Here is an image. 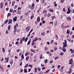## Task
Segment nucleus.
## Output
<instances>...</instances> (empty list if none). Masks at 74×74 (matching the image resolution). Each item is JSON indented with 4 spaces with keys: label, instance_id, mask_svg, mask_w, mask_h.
Listing matches in <instances>:
<instances>
[{
    "label": "nucleus",
    "instance_id": "obj_1",
    "mask_svg": "<svg viewBox=\"0 0 74 74\" xmlns=\"http://www.w3.org/2000/svg\"><path fill=\"white\" fill-rule=\"evenodd\" d=\"M18 24L17 23L16 25H15L14 26V33H15V32H16V31L19 32V30L18 29H16V27H18Z\"/></svg>",
    "mask_w": 74,
    "mask_h": 74
},
{
    "label": "nucleus",
    "instance_id": "obj_2",
    "mask_svg": "<svg viewBox=\"0 0 74 74\" xmlns=\"http://www.w3.org/2000/svg\"><path fill=\"white\" fill-rule=\"evenodd\" d=\"M12 23V20L10 19L9 20L8 24H11Z\"/></svg>",
    "mask_w": 74,
    "mask_h": 74
},
{
    "label": "nucleus",
    "instance_id": "obj_3",
    "mask_svg": "<svg viewBox=\"0 0 74 74\" xmlns=\"http://www.w3.org/2000/svg\"><path fill=\"white\" fill-rule=\"evenodd\" d=\"M73 63V59H71L69 60V64H71Z\"/></svg>",
    "mask_w": 74,
    "mask_h": 74
},
{
    "label": "nucleus",
    "instance_id": "obj_4",
    "mask_svg": "<svg viewBox=\"0 0 74 74\" xmlns=\"http://www.w3.org/2000/svg\"><path fill=\"white\" fill-rule=\"evenodd\" d=\"M17 18V17L16 16H15L14 18H13V22H15L17 20L16 19Z\"/></svg>",
    "mask_w": 74,
    "mask_h": 74
},
{
    "label": "nucleus",
    "instance_id": "obj_5",
    "mask_svg": "<svg viewBox=\"0 0 74 74\" xmlns=\"http://www.w3.org/2000/svg\"><path fill=\"white\" fill-rule=\"evenodd\" d=\"M30 29V28L29 27H26V30H27V31L28 32L29 31V30Z\"/></svg>",
    "mask_w": 74,
    "mask_h": 74
},
{
    "label": "nucleus",
    "instance_id": "obj_6",
    "mask_svg": "<svg viewBox=\"0 0 74 74\" xmlns=\"http://www.w3.org/2000/svg\"><path fill=\"white\" fill-rule=\"evenodd\" d=\"M63 47H64V48H66V47H67V44L65 43V42H64L63 43Z\"/></svg>",
    "mask_w": 74,
    "mask_h": 74
},
{
    "label": "nucleus",
    "instance_id": "obj_7",
    "mask_svg": "<svg viewBox=\"0 0 74 74\" xmlns=\"http://www.w3.org/2000/svg\"><path fill=\"white\" fill-rule=\"evenodd\" d=\"M62 51H63L64 52H65L66 51V48H64V47H62Z\"/></svg>",
    "mask_w": 74,
    "mask_h": 74
},
{
    "label": "nucleus",
    "instance_id": "obj_8",
    "mask_svg": "<svg viewBox=\"0 0 74 74\" xmlns=\"http://www.w3.org/2000/svg\"><path fill=\"white\" fill-rule=\"evenodd\" d=\"M38 40V38L36 37L35 38L34 40L32 41V42H35V41H37V40Z\"/></svg>",
    "mask_w": 74,
    "mask_h": 74
},
{
    "label": "nucleus",
    "instance_id": "obj_9",
    "mask_svg": "<svg viewBox=\"0 0 74 74\" xmlns=\"http://www.w3.org/2000/svg\"><path fill=\"white\" fill-rule=\"evenodd\" d=\"M66 18L67 19V20H68V21H69L71 20V18L70 17H67Z\"/></svg>",
    "mask_w": 74,
    "mask_h": 74
},
{
    "label": "nucleus",
    "instance_id": "obj_10",
    "mask_svg": "<svg viewBox=\"0 0 74 74\" xmlns=\"http://www.w3.org/2000/svg\"><path fill=\"white\" fill-rule=\"evenodd\" d=\"M5 60L6 61H7L6 63H8V60H9V59L8 58H5Z\"/></svg>",
    "mask_w": 74,
    "mask_h": 74
},
{
    "label": "nucleus",
    "instance_id": "obj_11",
    "mask_svg": "<svg viewBox=\"0 0 74 74\" xmlns=\"http://www.w3.org/2000/svg\"><path fill=\"white\" fill-rule=\"evenodd\" d=\"M10 64L12 65L13 64V60L12 59L10 60Z\"/></svg>",
    "mask_w": 74,
    "mask_h": 74
},
{
    "label": "nucleus",
    "instance_id": "obj_12",
    "mask_svg": "<svg viewBox=\"0 0 74 74\" xmlns=\"http://www.w3.org/2000/svg\"><path fill=\"white\" fill-rule=\"evenodd\" d=\"M37 22H40V17H38L37 18Z\"/></svg>",
    "mask_w": 74,
    "mask_h": 74
},
{
    "label": "nucleus",
    "instance_id": "obj_13",
    "mask_svg": "<svg viewBox=\"0 0 74 74\" xmlns=\"http://www.w3.org/2000/svg\"><path fill=\"white\" fill-rule=\"evenodd\" d=\"M30 51L32 52H33V53H36V51H35L33 49H31Z\"/></svg>",
    "mask_w": 74,
    "mask_h": 74
},
{
    "label": "nucleus",
    "instance_id": "obj_14",
    "mask_svg": "<svg viewBox=\"0 0 74 74\" xmlns=\"http://www.w3.org/2000/svg\"><path fill=\"white\" fill-rule=\"evenodd\" d=\"M56 18V17H55V16H52L51 17V18L52 19V21H53V19H54V18Z\"/></svg>",
    "mask_w": 74,
    "mask_h": 74
},
{
    "label": "nucleus",
    "instance_id": "obj_15",
    "mask_svg": "<svg viewBox=\"0 0 74 74\" xmlns=\"http://www.w3.org/2000/svg\"><path fill=\"white\" fill-rule=\"evenodd\" d=\"M70 51L71 52V53H74V51L72 49H70Z\"/></svg>",
    "mask_w": 74,
    "mask_h": 74
},
{
    "label": "nucleus",
    "instance_id": "obj_16",
    "mask_svg": "<svg viewBox=\"0 0 74 74\" xmlns=\"http://www.w3.org/2000/svg\"><path fill=\"white\" fill-rule=\"evenodd\" d=\"M66 33L69 34L70 33V30L69 29H68L66 31Z\"/></svg>",
    "mask_w": 74,
    "mask_h": 74
},
{
    "label": "nucleus",
    "instance_id": "obj_17",
    "mask_svg": "<svg viewBox=\"0 0 74 74\" xmlns=\"http://www.w3.org/2000/svg\"><path fill=\"white\" fill-rule=\"evenodd\" d=\"M69 70V72L68 73L69 74H70V73H71V69L70 68Z\"/></svg>",
    "mask_w": 74,
    "mask_h": 74
},
{
    "label": "nucleus",
    "instance_id": "obj_18",
    "mask_svg": "<svg viewBox=\"0 0 74 74\" xmlns=\"http://www.w3.org/2000/svg\"><path fill=\"white\" fill-rule=\"evenodd\" d=\"M23 15L21 16L20 18V19L21 20H22L23 19Z\"/></svg>",
    "mask_w": 74,
    "mask_h": 74
},
{
    "label": "nucleus",
    "instance_id": "obj_19",
    "mask_svg": "<svg viewBox=\"0 0 74 74\" xmlns=\"http://www.w3.org/2000/svg\"><path fill=\"white\" fill-rule=\"evenodd\" d=\"M63 54H64V53L63 52H61L60 53V56H62V55H63Z\"/></svg>",
    "mask_w": 74,
    "mask_h": 74
},
{
    "label": "nucleus",
    "instance_id": "obj_20",
    "mask_svg": "<svg viewBox=\"0 0 74 74\" xmlns=\"http://www.w3.org/2000/svg\"><path fill=\"white\" fill-rule=\"evenodd\" d=\"M32 32H31V31H30V32L29 33V34L27 36V37H29V36H30V33H32Z\"/></svg>",
    "mask_w": 74,
    "mask_h": 74
},
{
    "label": "nucleus",
    "instance_id": "obj_21",
    "mask_svg": "<svg viewBox=\"0 0 74 74\" xmlns=\"http://www.w3.org/2000/svg\"><path fill=\"white\" fill-rule=\"evenodd\" d=\"M21 58L22 59H24V56L23 55V54L21 56Z\"/></svg>",
    "mask_w": 74,
    "mask_h": 74
},
{
    "label": "nucleus",
    "instance_id": "obj_22",
    "mask_svg": "<svg viewBox=\"0 0 74 74\" xmlns=\"http://www.w3.org/2000/svg\"><path fill=\"white\" fill-rule=\"evenodd\" d=\"M8 20H5L4 22V24H6V23H7L8 22Z\"/></svg>",
    "mask_w": 74,
    "mask_h": 74
},
{
    "label": "nucleus",
    "instance_id": "obj_23",
    "mask_svg": "<svg viewBox=\"0 0 74 74\" xmlns=\"http://www.w3.org/2000/svg\"><path fill=\"white\" fill-rule=\"evenodd\" d=\"M51 14L49 13L48 15L47 16V17H50V16H51Z\"/></svg>",
    "mask_w": 74,
    "mask_h": 74
},
{
    "label": "nucleus",
    "instance_id": "obj_24",
    "mask_svg": "<svg viewBox=\"0 0 74 74\" xmlns=\"http://www.w3.org/2000/svg\"><path fill=\"white\" fill-rule=\"evenodd\" d=\"M0 5H1V8H3V3H1Z\"/></svg>",
    "mask_w": 74,
    "mask_h": 74
},
{
    "label": "nucleus",
    "instance_id": "obj_25",
    "mask_svg": "<svg viewBox=\"0 0 74 74\" xmlns=\"http://www.w3.org/2000/svg\"><path fill=\"white\" fill-rule=\"evenodd\" d=\"M47 49H48V48L46 46L45 47V51H47Z\"/></svg>",
    "mask_w": 74,
    "mask_h": 74
},
{
    "label": "nucleus",
    "instance_id": "obj_26",
    "mask_svg": "<svg viewBox=\"0 0 74 74\" xmlns=\"http://www.w3.org/2000/svg\"><path fill=\"white\" fill-rule=\"evenodd\" d=\"M2 51H3V53H4V52H5V49H4V48H2Z\"/></svg>",
    "mask_w": 74,
    "mask_h": 74
},
{
    "label": "nucleus",
    "instance_id": "obj_27",
    "mask_svg": "<svg viewBox=\"0 0 74 74\" xmlns=\"http://www.w3.org/2000/svg\"><path fill=\"white\" fill-rule=\"evenodd\" d=\"M34 17V15H32V16L30 17V18L31 20H32V19Z\"/></svg>",
    "mask_w": 74,
    "mask_h": 74
},
{
    "label": "nucleus",
    "instance_id": "obj_28",
    "mask_svg": "<svg viewBox=\"0 0 74 74\" xmlns=\"http://www.w3.org/2000/svg\"><path fill=\"white\" fill-rule=\"evenodd\" d=\"M41 35H42V36H45V33H44V32H42L41 34Z\"/></svg>",
    "mask_w": 74,
    "mask_h": 74
},
{
    "label": "nucleus",
    "instance_id": "obj_29",
    "mask_svg": "<svg viewBox=\"0 0 74 74\" xmlns=\"http://www.w3.org/2000/svg\"><path fill=\"white\" fill-rule=\"evenodd\" d=\"M14 4H15V1H13L12 2V6H14Z\"/></svg>",
    "mask_w": 74,
    "mask_h": 74
},
{
    "label": "nucleus",
    "instance_id": "obj_30",
    "mask_svg": "<svg viewBox=\"0 0 74 74\" xmlns=\"http://www.w3.org/2000/svg\"><path fill=\"white\" fill-rule=\"evenodd\" d=\"M24 72H25V73H27V69H25L24 70Z\"/></svg>",
    "mask_w": 74,
    "mask_h": 74
},
{
    "label": "nucleus",
    "instance_id": "obj_31",
    "mask_svg": "<svg viewBox=\"0 0 74 74\" xmlns=\"http://www.w3.org/2000/svg\"><path fill=\"white\" fill-rule=\"evenodd\" d=\"M71 12V11H68L67 12V14H69L70 13V12Z\"/></svg>",
    "mask_w": 74,
    "mask_h": 74
},
{
    "label": "nucleus",
    "instance_id": "obj_32",
    "mask_svg": "<svg viewBox=\"0 0 74 74\" xmlns=\"http://www.w3.org/2000/svg\"><path fill=\"white\" fill-rule=\"evenodd\" d=\"M30 44V40L28 42L27 45H29Z\"/></svg>",
    "mask_w": 74,
    "mask_h": 74
},
{
    "label": "nucleus",
    "instance_id": "obj_33",
    "mask_svg": "<svg viewBox=\"0 0 74 74\" xmlns=\"http://www.w3.org/2000/svg\"><path fill=\"white\" fill-rule=\"evenodd\" d=\"M34 7H33V6H31V10H34Z\"/></svg>",
    "mask_w": 74,
    "mask_h": 74
},
{
    "label": "nucleus",
    "instance_id": "obj_34",
    "mask_svg": "<svg viewBox=\"0 0 74 74\" xmlns=\"http://www.w3.org/2000/svg\"><path fill=\"white\" fill-rule=\"evenodd\" d=\"M21 39L23 41H24L25 39V37H23V38H21Z\"/></svg>",
    "mask_w": 74,
    "mask_h": 74
},
{
    "label": "nucleus",
    "instance_id": "obj_35",
    "mask_svg": "<svg viewBox=\"0 0 74 74\" xmlns=\"http://www.w3.org/2000/svg\"><path fill=\"white\" fill-rule=\"evenodd\" d=\"M37 69L38 71H40V67H37Z\"/></svg>",
    "mask_w": 74,
    "mask_h": 74
},
{
    "label": "nucleus",
    "instance_id": "obj_36",
    "mask_svg": "<svg viewBox=\"0 0 74 74\" xmlns=\"http://www.w3.org/2000/svg\"><path fill=\"white\" fill-rule=\"evenodd\" d=\"M37 70V69L36 68H35V73H36Z\"/></svg>",
    "mask_w": 74,
    "mask_h": 74
},
{
    "label": "nucleus",
    "instance_id": "obj_37",
    "mask_svg": "<svg viewBox=\"0 0 74 74\" xmlns=\"http://www.w3.org/2000/svg\"><path fill=\"white\" fill-rule=\"evenodd\" d=\"M11 16V14H10V13H9L7 15V17H8V16Z\"/></svg>",
    "mask_w": 74,
    "mask_h": 74
},
{
    "label": "nucleus",
    "instance_id": "obj_38",
    "mask_svg": "<svg viewBox=\"0 0 74 74\" xmlns=\"http://www.w3.org/2000/svg\"><path fill=\"white\" fill-rule=\"evenodd\" d=\"M48 60H44L45 63H47V61Z\"/></svg>",
    "mask_w": 74,
    "mask_h": 74
},
{
    "label": "nucleus",
    "instance_id": "obj_39",
    "mask_svg": "<svg viewBox=\"0 0 74 74\" xmlns=\"http://www.w3.org/2000/svg\"><path fill=\"white\" fill-rule=\"evenodd\" d=\"M45 12H47V11L46 10H44L43 12V13H44Z\"/></svg>",
    "mask_w": 74,
    "mask_h": 74
},
{
    "label": "nucleus",
    "instance_id": "obj_40",
    "mask_svg": "<svg viewBox=\"0 0 74 74\" xmlns=\"http://www.w3.org/2000/svg\"><path fill=\"white\" fill-rule=\"evenodd\" d=\"M59 58V57L57 56L56 57H55L54 58L55 60H56V59H58Z\"/></svg>",
    "mask_w": 74,
    "mask_h": 74
},
{
    "label": "nucleus",
    "instance_id": "obj_41",
    "mask_svg": "<svg viewBox=\"0 0 74 74\" xmlns=\"http://www.w3.org/2000/svg\"><path fill=\"white\" fill-rule=\"evenodd\" d=\"M69 6V8H68V11H71L70 9V7Z\"/></svg>",
    "mask_w": 74,
    "mask_h": 74
},
{
    "label": "nucleus",
    "instance_id": "obj_42",
    "mask_svg": "<svg viewBox=\"0 0 74 74\" xmlns=\"http://www.w3.org/2000/svg\"><path fill=\"white\" fill-rule=\"evenodd\" d=\"M50 70L49 69L47 71H46V73H48V72H49V71Z\"/></svg>",
    "mask_w": 74,
    "mask_h": 74
},
{
    "label": "nucleus",
    "instance_id": "obj_43",
    "mask_svg": "<svg viewBox=\"0 0 74 74\" xmlns=\"http://www.w3.org/2000/svg\"><path fill=\"white\" fill-rule=\"evenodd\" d=\"M49 11H50L51 12H53V10L52 9H50V10Z\"/></svg>",
    "mask_w": 74,
    "mask_h": 74
},
{
    "label": "nucleus",
    "instance_id": "obj_44",
    "mask_svg": "<svg viewBox=\"0 0 74 74\" xmlns=\"http://www.w3.org/2000/svg\"><path fill=\"white\" fill-rule=\"evenodd\" d=\"M21 51V50H19V49H17V52H20V51Z\"/></svg>",
    "mask_w": 74,
    "mask_h": 74
},
{
    "label": "nucleus",
    "instance_id": "obj_45",
    "mask_svg": "<svg viewBox=\"0 0 74 74\" xmlns=\"http://www.w3.org/2000/svg\"><path fill=\"white\" fill-rule=\"evenodd\" d=\"M13 13H14V12H16V10H13Z\"/></svg>",
    "mask_w": 74,
    "mask_h": 74
},
{
    "label": "nucleus",
    "instance_id": "obj_46",
    "mask_svg": "<svg viewBox=\"0 0 74 74\" xmlns=\"http://www.w3.org/2000/svg\"><path fill=\"white\" fill-rule=\"evenodd\" d=\"M12 11H13V10L12 9H10V12H12Z\"/></svg>",
    "mask_w": 74,
    "mask_h": 74
},
{
    "label": "nucleus",
    "instance_id": "obj_47",
    "mask_svg": "<svg viewBox=\"0 0 74 74\" xmlns=\"http://www.w3.org/2000/svg\"><path fill=\"white\" fill-rule=\"evenodd\" d=\"M69 26H65L64 27V29H65V28H66L67 27H69Z\"/></svg>",
    "mask_w": 74,
    "mask_h": 74
},
{
    "label": "nucleus",
    "instance_id": "obj_48",
    "mask_svg": "<svg viewBox=\"0 0 74 74\" xmlns=\"http://www.w3.org/2000/svg\"><path fill=\"white\" fill-rule=\"evenodd\" d=\"M42 54H41L40 56V59H42Z\"/></svg>",
    "mask_w": 74,
    "mask_h": 74
},
{
    "label": "nucleus",
    "instance_id": "obj_49",
    "mask_svg": "<svg viewBox=\"0 0 74 74\" xmlns=\"http://www.w3.org/2000/svg\"><path fill=\"white\" fill-rule=\"evenodd\" d=\"M47 15V13H45L44 16H46Z\"/></svg>",
    "mask_w": 74,
    "mask_h": 74
},
{
    "label": "nucleus",
    "instance_id": "obj_50",
    "mask_svg": "<svg viewBox=\"0 0 74 74\" xmlns=\"http://www.w3.org/2000/svg\"><path fill=\"white\" fill-rule=\"evenodd\" d=\"M71 7H73L74 6V5L73 4V3H71Z\"/></svg>",
    "mask_w": 74,
    "mask_h": 74
},
{
    "label": "nucleus",
    "instance_id": "obj_51",
    "mask_svg": "<svg viewBox=\"0 0 74 74\" xmlns=\"http://www.w3.org/2000/svg\"><path fill=\"white\" fill-rule=\"evenodd\" d=\"M57 23H58V21H56L55 22V26H56V25H57Z\"/></svg>",
    "mask_w": 74,
    "mask_h": 74
},
{
    "label": "nucleus",
    "instance_id": "obj_52",
    "mask_svg": "<svg viewBox=\"0 0 74 74\" xmlns=\"http://www.w3.org/2000/svg\"><path fill=\"white\" fill-rule=\"evenodd\" d=\"M18 44H19V42L18 41L16 42L15 43V44H16V45Z\"/></svg>",
    "mask_w": 74,
    "mask_h": 74
},
{
    "label": "nucleus",
    "instance_id": "obj_53",
    "mask_svg": "<svg viewBox=\"0 0 74 74\" xmlns=\"http://www.w3.org/2000/svg\"><path fill=\"white\" fill-rule=\"evenodd\" d=\"M28 64H26L25 66V67H27L28 66Z\"/></svg>",
    "mask_w": 74,
    "mask_h": 74
},
{
    "label": "nucleus",
    "instance_id": "obj_54",
    "mask_svg": "<svg viewBox=\"0 0 74 74\" xmlns=\"http://www.w3.org/2000/svg\"><path fill=\"white\" fill-rule=\"evenodd\" d=\"M28 59H29V57L27 56L26 58V60H27H27H28Z\"/></svg>",
    "mask_w": 74,
    "mask_h": 74
},
{
    "label": "nucleus",
    "instance_id": "obj_55",
    "mask_svg": "<svg viewBox=\"0 0 74 74\" xmlns=\"http://www.w3.org/2000/svg\"><path fill=\"white\" fill-rule=\"evenodd\" d=\"M31 6L33 7H34V3H33L32 4Z\"/></svg>",
    "mask_w": 74,
    "mask_h": 74
},
{
    "label": "nucleus",
    "instance_id": "obj_56",
    "mask_svg": "<svg viewBox=\"0 0 74 74\" xmlns=\"http://www.w3.org/2000/svg\"><path fill=\"white\" fill-rule=\"evenodd\" d=\"M8 30H6V34H8Z\"/></svg>",
    "mask_w": 74,
    "mask_h": 74
},
{
    "label": "nucleus",
    "instance_id": "obj_57",
    "mask_svg": "<svg viewBox=\"0 0 74 74\" xmlns=\"http://www.w3.org/2000/svg\"><path fill=\"white\" fill-rule=\"evenodd\" d=\"M53 62V61H51L50 60V63H52Z\"/></svg>",
    "mask_w": 74,
    "mask_h": 74
},
{
    "label": "nucleus",
    "instance_id": "obj_58",
    "mask_svg": "<svg viewBox=\"0 0 74 74\" xmlns=\"http://www.w3.org/2000/svg\"><path fill=\"white\" fill-rule=\"evenodd\" d=\"M53 40H51V44H52V43H53Z\"/></svg>",
    "mask_w": 74,
    "mask_h": 74
},
{
    "label": "nucleus",
    "instance_id": "obj_59",
    "mask_svg": "<svg viewBox=\"0 0 74 74\" xmlns=\"http://www.w3.org/2000/svg\"><path fill=\"white\" fill-rule=\"evenodd\" d=\"M34 53H31V54H30V56H33V55Z\"/></svg>",
    "mask_w": 74,
    "mask_h": 74
},
{
    "label": "nucleus",
    "instance_id": "obj_60",
    "mask_svg": "<svg viewBox=\"0 0 74 74\" xmlns=\"http://www.w3.org/2000/svg\"><path fill=\"white\" fill-rule=\"evenodd\" d=\"M20 71L21 73H22V72H23V69H21Z\"/></svg>",
    "mask_w": 74,
    "mask_h": 74
},
{
    "label": "nucleus",
    "instance_id": "obj_61",
    "mask_svg": "<svg viewBox=\"0 0 74 74\" xmlns=\"http://www.w3.org/2000/svg\"><path fill=\"white\" fill-rule=\"evenodd\" d=\"M57 47H55L54 48V51H56L57 50Z\"/></svg>",
    "mask_w": 74,
    "mask_h": 74
},
{
    "label": "nucleus",
    "instance_id": "obj_62",
    "mask_svg": "<svg viewBox=\"0 0 74 74\" xmlns=\"http://www.w3.org/2000/svg\"><path fill=\"white\" fill-rule=\"evenodd\" d=\"M21 8H22V7H21V8L19 7L18 8V10H21Z\"/></svg>",
    "mask_w": 74,
    "mask_h": 74
},
{
    "label": "nucleus",
    "instance_id": "obj_63",
    "mask_svg": "<svg viewBox=\"0 0 74 74\" xmlns=\"http://www.w3.org/2000/svg\"><path fill=\"white\" fill-rule=\"evenodd\" d=\"M61 28L62 29L64 28V27H63V25H62Z\"/></svg>",
    "mask_w": 74,
    "mask_h": 74
},
{
    "label": "nucleus",
    "instance_id": "obj_64",
    "mask_svg": "<svg viewBox=\"0 0 74 74\" xmlns=\"http://www.w3.org/2000/svg\"><path fill=\"white\" fill-rule=\"evenodd\" d=\"M50 52H53V50H52V49L51 50Z\"/></svg>",
    "mask_w": 74,
    "mask_h": 74
}]
</instances>
